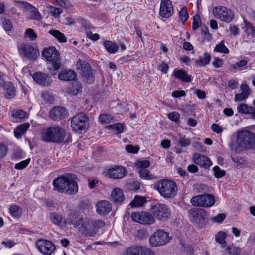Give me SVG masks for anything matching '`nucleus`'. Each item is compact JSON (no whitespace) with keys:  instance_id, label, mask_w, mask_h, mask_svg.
Returning a JSON list of instances; mask_svg holds the SVG:
<instances>
[{"instance_id":"1","label":"nucleus","mask_w":255,"mask_h":255,"mask_svg":"<svg viewBox=\"0 0 255 255\" xmlns=\"http://www.w3.org/2000/svg\"><path fill=\"white\" fill-rule=\"evenodd\" d=\"M76 175L67 173L56 178L52 182L53 190L59 193L75 195L78 191Z\"/></svg>"},{"instance_id":"2","label":"nucleus","mask_w":255,"mask_h":255,"mask_svg":"<svg viewBox=\"0 0 255 255\" xmlns=\"http://www.w3.org/2000/svg\"><path fill=\"white\" fill-rule=\"evenodd\" d=\"M41 138L47 142L68 144L72 140L70 132L59 126L50 127L44 129L42 133Z\"/></svg>"},{"instance_id":"3","label":"nucleus","mask_w":255,"mask_h":255,"mask_svg":"<svg viewBox=\"0 0 255 255\" xmlns=\"http://www.w3.org/2000/svg\"><path fill=\"white\" fill-rule=\"evenodd\" d=\"M42 56L47 61V68L49 73L56 75L61 67L60 53L54 46L45 48L42 52Z\"/></svg>"},{"instance_id":"4","label":"nucleus","mask_w":255,"mask_h":255,"mask_svg":"<svg viewBox=\"0 0 255 255\" xmlns=\"http://www.w3.org/2000/svg\"><path fill=\"white\" fill-rule=\"evenodd\" d=\"M154 189L164 198H173L177 192L176 182L169 179H162L157 182L154 185Z\"/></svg>"},{"instance_id":"5","label":"nucleus","mask_w":255,"mask_h":255,"mask_svg":"<svg viewBox=\"0 0 255 255\" xmlns=\"http://www.w3.org/2000/svg\"><path fill=\"white\" fill-rule=\"evenodd\" d=\"M237 150L255 148V134L248 130L239 131L236 139Z\"/></svg>"},{"instance_id":"6","label":"nucleus","mask_w":255,"mask_h":255,"mask_svg":"<svg viewBox=\"0 0 255 255\" xmlns=\"http://www.w3.org/2000/svg\"><path fill=\"white\" fill-rule=\"evenodd\" d=\"M105 226L104 221L101 220H94L91 218L84 219L79 230L85 236L93 237L96 235L100 228Z\"/></svg>"},{"instance_id":"7","label":"nucleus","mask_w":255,"mask_h":255,"mask_svg":"<svg viewBox=\"0 0 255 255\" xmlns=\"http://www.w3.org/2000/svg\"><path fill=\"white\" fill-rule=\"evenodd\" d=\"M19 54L30 61H34L39 56V51L36 44L31 42H21L17 47Z\"/></svg>"},{"instance_id":"8","label":"nucleus","mask_w":255,"mask_h":255,"mask_svg":"<svg viewBox=\"0 0 255 255\" xmlns=\"http://www.w3.org/2000/svg\"><path fill=\"white\" fill-rule=\"evenodd\" d=\"M189 217L199 228H204L208 223L209 214L201 208H193L189 211Z\"/></svg>"},{"instance_id":"9","label":"nucleus","mask_w":255,"mask_h":255,"mask_svg":"<svg viewBox=\"0 0 255 255\" xmlns=\"http://www.w3.org/2000/svg\"><path fill=\"white\" fill-rule=\"evenodd\" d=\"M89 118L83 113H80L75 116L71 122L72 129L79 133L85 132L88 129Z\"/></svg>"},{"instance_id":"10","label":"nucleus","mask_w":255,"mask_h":255,"mask_svg":"<svg viewBox=\"0 0 255 255\" xmlns=\"http://www.w3.org/2000/svg\"><path fill=\"white\" fill-rule=\"evenodd\" d=\"M171 239L168 233L163 230H158L150 236L149 242L150 246L158 247L165 245Z\"/></svg>"},{"instance_id":"11","label":"nucleus","mask_w":255,"mask_h":255,"mask_svg":"<svg viewBox=\"0 0 255 255\" xmlns=\"http://www.w3.org/2000/svg\"><path fill=\"white\" fill-rule=\"evenodd\" d=\"M151 212L153 217L161 221L168 220L171 216V211L168 207L164 204L157 203L152 206Z\"/></svg>"},{"instance_id":"12","label":"nucleus","mask_w":255,"mask_h":255,"mask_svg":"<svg viewBox=\"0 0 255 255\" xmlns=\"http://www.w3.org/2000/svg\"><path fill=\"white\" fill-rule=\"evenodd\" d=\"M193 206L209 208L215 203L214 196L210 194H205L193 197L190 201Z\"/></svg>"},{"instance_id":"13","label":"nucleus","mask_w":255,"mask_h":255,"mask_svg":"<svg viewBox=\"0 0 255 255\" xmlns=\"http://www.w3.org/2000/svg\"><path fill=\"white\" fill-rule=\"evenodd\" d=\"M213 12L216 17L226 23L230 22L234 17V12L225 6L216 7Z\"/></svg>"},{"instance_id":"14","label":"nucleus","mask_w":255,"mask_h":255,"mask_svg":"<svg viewBox=\"0 0 255 255\" xmlns=\"http://www.w3.org/2000/svg\"><path fill=\"white\" fill-rule=\"evenodd\" d=\"M131 217L134 222L142 224L151 225L155 222L152 215L145 212L132 213Z\"/></svg>"},{"instance_id":"15","label":"nucleus","mask_w":255,"mask_h":255,"mask_svg":"<svg viewBox=\"0 0 255 255\" xmlns=\"http://www.w3.org/2000/svg\"><path fill=\"white\" fill-rule=\"evenodd\" d=\"M124 255H156L151 249L141 246L135 245L128 247Z\"/></svg>"},{"instance_id":"16","label":"nucleus","mask_w":255,"mask_h":255,"mask_svg":"<svg viewBox=\"0 0 255 255\" xmlns=\"http://www.w3.org/2000/svg\"><path fill=\"white\" fill-rule=\"evenodd\" d=\"M36 246L38 251L45 255H50L56 249L55 245L51 242L43 239L37 240Z\"/></svg>"},{"instance_id":"17","label":"nucleus","mask_w":255,"mask_h":255,"mask_svg":"<svg viewBox=\"0 0 255 255\" xmlns=\"http://www.w3.org/2000/svg\"><path fill=\"white\" fill-rule=\"evenodd\" d=\"M192 161L204 169H208L212 164L210 158L199 153H195L192 155Z\"/></svg>"},{"instance_id":"18","label":"nucleus","mask_w":255,"mask_h":255,"mask_svg":"<svg viewBox=\"0 0 255 255\" xmlns=\"http://www.w3.org/2000/svg\"><path fill=\"white\" fill-rule=\"evenodd\" d=\"M127 174L126 169L119 165H114L109 168L107 172L106 175L110 178L120 179L125 177Z\"/></svg>"},{"instance_id":"19","label":"nucleus","mask_w":255,"mask_h":255,"mask_svg":"<svg viewBox=\"0 0 255 255\" xmlns=\"http://www.w3.org/2000/svg\"><path fill=\"white\" fill-rule=\"evenodd\" d=\"M173 7L170 0H161L159 14L162 17L168 18L173 14Z\"/></svg>"},{"instance_id":"20","label":"nucleus","mask_w":255,"mask_h":255,"mask_svg":"<svg viewBox=\"0 0 255 255\" xmlns=\"http://www.w3.org/2000/svg\"><path fill=\"white\" fill-rule=\"evenodd\" d=\"M68 116V112L65 108L55 107L49 112V118L54 121H60L65 119Z\"/></svg>"},{"instance_id":"21","label":"nucleus","mask_w":255,"mask_h":255,"mask_svg":"<svg viewBox=\"0 0 255 255\" xmlns=\"http://www.w3.org/2000/svg\"><path fill=\"white\" fill-rule=\"evenodd\" d=\"M84 219L76 211L71 212L67 216L65 224L73 225L74 228H79Z\"/></svg>"},{"instance_id":"22","label":"nucleus","mask_w":255,"mask_h":255,"mask_svg":"<svg viewBox=\"0 0 255 255\" xmlns=\"http://www.w3.org/2000/svg\"><path fill=\"white\" fill-rule=\"evenodd\" d=\"M0 87H1L5 91L4 97L6 99H11L15 96L16 88L11 82L3 81L0 83Z\"/></svg>"},{"instance_id":"23","label":"nucleus","mask_w":255,"mask_h":255,"mask_svg":"<svg viewBox=\"0 0 255 255\" xmlns=\"http://www.w3.org/2000/svg\"><path fill=\"white\" fill-rule=\"evenodd\" d=\"M23 8L27 11L30 12V19L40 21L42 16L38 9L27 2H22Z\"/></svg>"},{"instance_id":"24","label":"nucleus","mask_w":255,"mask_h":255,"mask_svg":"<svg viewBox=\"0 0 255 255\" xmlns=\"http://www.w3.org/2000/svg\"><path fill=\"white\" fill-rule=\"evenodd\" d=\"M111 210V204L106 200L101 201L99 202L96 205L97 212L100 215H107Z\"/></svg>"},{"instance_id":"25","label":"nucleus","mask_w":255,"mask_h":255,"mask_svg":"<svg viewBox=\"0 0 255 255\" xmlns=\"http://www.w3.org/2000/svg\"><path fill=\"white\" fill-rule=\"evenodd\" d=\"M32 78L34 81L39 85L48 86L50 84L49 78L48 75L41 72H37L34 73Z\"/></svg>"},{"instance_id":"26","label":"nucleus","mask_w":255,"mask_h":255,"mask_svg":"<svg viewBox=\"0 0 255 255\" xmlns=\"http://www.w3.org/2000/svg\"><path fill=\"white\" fill-rule=\"evenodd\" d=\"M111 197V200L117 205H121L125 199L123 190L118 188L114 189Z\"/></svg>"},{"instance_id":"27","label":"nucleus","mask_w":255,"mask_h":255,"mask_svg":"<svg viewBox=\"0 0 255 255\" xmlns=\"http://www.w3.org/2000/svg\"><path fill=\"white\" fill-rule=\"evenodd\" d=\"M174 77L183 82L189 83L192 81V77L187 72L182 69L174 70Z\"/></svg>"},{"instance_id":"28","label":"nucleus","mask_w":255,"mask_h":255,"mask_svg":"<svg viewBox=\"0 0 255 255\" xmlns=\"http://www.w3.org/2000/svg\"><path fill=\"white\" fill-rule=\"evenodd\" d=\"M211 60V56L208 53L205 52L202 56H200L199 59H193L196 65L199 67H205L209 64Z\"/></svg>"},{"instance_id":"29","label":"nucleus","mask_w":255,"mask_h":255,"mask_svg":"<svg viewBox=\"0 0 255 255\" xmlns=\"http://www.w3.org/2000/svg\"><path fill=\"white\" fill-rule=\"evenodd\" d=\"M9 213L14 219H19L23 213L22 208L16 204H12L9 206Z\"/></svg>"},{"instance_id":"30","label":"nucleus","mask_w":255,"mask_h":255,"mask_svg":"<svg viewBox=\"0 0 255 255\" xmlns=\"http://www.w3.org/2000/svg\"><path fill=\"white\" fill-rule=\"evenodd\" d=\"M77 68L79 70L81 75L85 74V73L92 70L90 65L86 61L83 60L79 59L77 61Z\"/></svg>"},{"instance_id":"31","label":"nucleus","mask_w":255,"mask_h":255,"mask_svg":"<svg viewBox=\"0 0 255 255\" xmlns=\"http://www.w3.org/2000/svg\"><path fill=\"white\" fill-rule=\"evenodd\" d=\"M59 79L63 81H72L76 78V74L72 70H66L59 73L58 75Z\"/></svg>"},{"instance_id":"32","label":"nucleus","mask_w":255,"mask_h":255,"mask_svg":"<svg viewBox=\"0 0 255 255\" xmlns=\"http://www.w3.org/2000/svg\"><path fill=\"white\" fill-rule=\"evenodd\" d=\"M30 127L28 123H24L19 125L14 130V134L17 138H20L23 134H24Z\"/></svg>"},{"instance_id":"33","label":"nucleus","mask_w":255,"mask_h":255,"mask_svg":"<svg viewBox=\"0 0 255 255\" xmlns=\"http://www.w3.org/2000/svg\"><path fill=\"white\" fill-rule=\"evenodd\" d=\"M103 45L107 49L108 52L111 54L116 53L118 50L119 47L116 43L110 40H106L103 43Z\"/></svg>"},{"instance_id":"34","label":"nucleus","mask_w":255,"mask_h":255,"mask_svg":"<svg viewBox=\"0 0 255 255\" xmlns=\"http://www.w3.org/2000/svg\"><path fill=\"white\" fill-rule=\"evenodd\" d=\"M83 81L88 84H92L94 83L95 77L93 70L88 71L84 74L81 75Z\"/></svg>"},{"instance_id":"35","label":"nucleus","mask_w":255,"mask_h":255,"mask_svg":"<svg viewBox=\"0 0 255 255\" xmlns=\"http://www.w3.org/2000/svg\"><path fill=\"white\" fill-rule=\"evenodd\" d=\"M82 86L81 84L78 81H74L69 87V92L73 95H77L82 91Z\"/></svg>"},{"instance_id":"36","label":"nucleus","mask_w":255,"mask_h":255,"mask_svg":"<svg viewBox=\"0 0 255 255\" xmlns=\"http://www.w3.org/2000/svg\"><path fill=\"white\" fill-rule=\"evenodd\" d=\"M227 236L226 233L223 231H220L215 235V240L218 243L221 245L222 247H226L227 245L225 241Z\"/></svg>"},{"instance_id":"37","label":"nucleus","mask_w":255,"mask_h":255,"mask_svg":"<svg viewBox=\"0 0 255 255\" xmlns=\"http://www.w3.org/2000/svg\"><path fill=\"white\" fill-rule=\"evenodd\" d=\"M49 33L57 38L60 42H66L67 41V38L64 34L58 30H50L49 31Z\"/></svg>"},{"instance_id":"38","label":"nucleus","mask_w":255,"mask_h":255,"mask_svg":"<svg viewBox=\"0 0 255 255\" xmlns=\"http://www.w3.org/2000/svg\"><path fill=\"white\" fill-rule=\"evenodd\" d=\"M237 110L240 113L250 114L254 112L255 108L253 107L249 106L246 104H242L238 107Z\"/></svg>"},{"instance_id":"39","label":"nucleus","mask_w":255,"mask_h":255,"mask_svg":"<svg viewBox=\"0 0 255 255\" xmlns=\"http://www.w3.org/2000/svg\"><path fill=\"white\" fill-rule=\"evenodd\" d=\"M245 32L247 35H251L252 37H255V27L250 22L245 21Z\"/></svg>"},{"instance_id":"40","label":"nucleus","mask_w":255,"mask_h":255,"mask_svg":"<svg viewBox=\"0 0 255 255\" xmlns=\"http://www.w3.org/2000/svg\"><path fill=\"white\" fill-rule=\"evenodd\" d=\"M145 202L146 200L143 197L135 196L134 200L130 203L129 206H130L131 208L141 207L145 203Z\"/></svg>"},{"instance_id":"41","label":"nucleus","mask_w":255,"mask_h":255,"mask_svg":"<svg viewBox=\"0 0 255 255\" xmlns=\"http://www.w3.org/2000/svg\"><path fill=\"white\" fill-rule=\"evenodd\" d=\"M214 51L224 54H228L230 52L229 49L225 45L224 40H222L219 44L216 45Z\"/></svg>"},{"instance_id":"42","label":"nucleus","mask_w":255,"mask_h":255,"mask_svg":"<svg viewBox=\"0 0 255 255\" xmlns=\"http://www.w3.org/2000/svg\"><path fill=\"white\" fill-rule=\"evenodd\" d=\"M248 64V61L246 60H241L240 61L231 64L230 68L232 70H242L243 69V67L246 66Z\"/></svg>"},{"instance_id":"43","label":"nucleus","mask_w":255,"mask_h":255,"mask_svg":"<svg viewBox=\"0 0 255 255\" xmlns=\"http://www.w3.org/2000/svg\"><path fill=\"white\" fill-rule=\"evenodd\" d=\"M51 221L55 225L61 224L63 221V217L61 215L57 213H52L50 215Z\"/></svg>"},{"instance_id":"44","label":"nucleus","mask_w":255,"mask_h":255,"mask_svg":"<svg viewBox=\"0 0 255 255\" xmlns=\"http://www.w3.org/2000/svg\"><path fill=\"white\" fill-rule=\"evenodd\" d=\"M139 176L143 179L152 180L154 179V176L150 172L146 169H141L139 170Z\"/></svg>"},{"instance_id":"45","label":"nucleus","mask_w":255,"mask_h":255,"mask_svg":"<svg viewBox=\"0 0 255 255\" xmlns=\"http://www.w3.org/2000/svg\"><path fill=\"white\" fill-rule=\"evenodd\" d=\"M24 37L33 41L37 38V35L35 33L33 29L28 28L25 30Z\"/></svg>"},{"instance_id":"46","label":"nucleus","mask_w":255,"mask_h":255,"mask_svg":"<svg viewBox=\"0 0 255 255\" xmlns=\"http://www.w3.org/2000/svg\"><path fill=\"white\" fill-rule=\"evenodd\" d=\"M226 252L228 255H240L241 249L233 245H230L226 248Z\"/></svg>"},{"instance_id":"47","label":"nucleus","mask_w":255,"mask_h":255,"mask_svg":"<svg viewBox=\"0 0 255 255\" xmlns=\"http://www.w3.org/2000/svg\"><path fill=\"white\" fill-rule=\"evenodd\" d=\"M127 189L133 191H137L140 188V183L136 180L130 181L126 185Z\"/></svg>"},{"instance_id":"48","label":"nucleus","mask_w":255,"mask_h":255,"mask_svg":"<svg viewBox=\"0 0 255 255\" xmlns=\"http://www.w3.org/2000/svg\"><path fill=\"white\" fill-rule=\"evenodd\" d=\"M179 15L182 23L184 24L189 18V14L186 7L183 6L181 8L179 12Z\"/></svg>"},{"instance_id":"49","label":"nucleus","mask_w":255,"mask_h":255,"mask_svg":"<svg viewBox=\"0 0 255 255\" xmlns=\"http://www.w3.org/2000/svg\"><path fill=\"white\" fill-rule=\"evenodd\" d=\"M1 24L6 31H11L12 25L10 20L5 17L1 19Z\"/></svg>"},{"instance_id":"50","label":"nucleus","mask_w":255,"mask_h":255,"mask_svg":"<svg viewBox=\"0 0 255 255\" xmlns=\"http://www.w3.org/2000/svg\"><path fill=\"white\" fill-rule=\"evenodd\" d=\"M201 32L202 35L203 41H210L212 40V35L209 33L208 28L207 27H202L201 28Z\"/></svg>"},{"instance_id":"51","label":"nucleus","mask_w":255,"mask_h":255,"mask_svg":"<svg viewBox=\"0 0 255 255\" xmlns=\"http://www.w3.org/2000/svg\"><path fill=\"white\" fill-rule=\"evenodd\" d=\"M113 119V117L108 114H102L99 116V121L103 124L110 123Z\"/></svg>"},{"instance_id":"52","label":"nucleus","mask_w":255,"mask_h":255,"mask_svg":"<svg viewBox=\"0 0 255 255\" xmlns=\"http://www.w3.org/2000/svg\"><path fill=\"white\" fill-rule=\"evenodd\" d=\"M191 144V140L189 138H186L185 136L180 137L178 139V145L181 147H186Z\"/></svg>"},{"instance_id":"53","label":"nucleus","mask_w":255,"mask_h":255,"mask_svg":"<svg viewBox=\"0 0 255 255\" xmlns=\"http://www.w3.org/2000/svg\"><path fill=\"white\" fill-rule=\"evenodd\" d=\"M214 175L217 178H220L224 176L226 174V171L222 170L218 166H215L213 168Z\"/></svg>"},{"instance_id":"54","label":"nucleus","mask_w":255,"mask_h":255,"mask_svg":"<svg viewBox=\"0 0 255 255\" xmlns=\"http://www.w3.org/2000/svg\"><path fill=\"white\" fill-rule=\"evenodd\" d=\"M150 162L148 160H138L135 162V166L138 168L146 169L150 165Z\"/></svg>"},{"instance_id":"55","label":"nucleus","mask_w":255,"mask_h":255,"mask_svg":"<svg viewBox=\"0 0 255 255\" xmlns=\"http://www.w3.org/2000/svg\"><path fill=\"white\" fill-rule=\"evenodd\" d=\"M30 161V159L28 158L26 160H23L18 163H16L14 165V168L16 169L22 170L26 168L29 164Z\"/></svg>"},{"instance_id":"56","label":"nucleus","mask_w":255,"mask_h":255,"mask_svg":"<svg viewBox=\"0 0 255 255\" xmlns=\"http://www.w3.org/2000/svg\"><path fill=\"white\" fill-rule=\"evenodd\" d=\"M24 152L21 149H17L11 155V159L16 160L23 158L24 157Z\"/></svg>"},{"instance_id":"57","label":"nucleus","mask_w":255,"mask_h":255,"mask_svg":"<svg viewBox=\"0 0 255 255\" xmlns=\"http://www.w3.org/2000/svg\"><path fill=\"white\" fill-rule=\"evenodd\" d=\"M12 116L16 118H18L19 119H23L28 117V114L26 112L19 110L16 111L14 113L12 114Z\"/></svg>"},{"instance_id":"58","label":"nucleus","mask_w":255,"mask_h":255,"mask_svg":"<svg viewBox=\"0 0 255 255\" xmlns=\"http://www.w3.org/2000/svg\"><path fill=\"white\" fill-rule=\"evenodd\" d=\"M226 215L224 213H220L218 214L217 216L212 218V221L214 223L221 224L225 220Z\"/></svg>"},{"instance_id":"59","label":"nucleus","mask_w":255,"mask_h":255,"mask_svg":"<svg viewBox=\"0 0 255 255\" xmlns=\"http://www.w3.org/2000/svg\"><path fill=\"white\" fill-rule=\"evenodd\" d=\"M201 21L199 15H196L193 17V21L192 28L193 30H196L201 25Z\"/></svg>"},{"instance_id":"60","label":"nucleus","mask_w":255,"mask_h":255,"mask_svg":"<svg viewBox=\"0 0 255 255\" xmlns=\"http://www.w3.org/2000/svg\"><path fill=\"white\" fill-rule=\"evenodd\" d=\"M168 118L173 122H177L180 118V115L176 112H173L168 114Z\"/></svg>"},{"instance_id":"61","label":"nucleus","mask_w":255,"mask_h":255,"mask_svg":"<svg viewBox=\"0 0 255 255\" xmlns=\"http://www.w3.org/2000/svg\"><path fill=\"white\" fill-rule=\"evenodd\" d=\"M111 127L116 129L117 134H119L123 132L124 125L122 123H116L111 126Z\"/></svg>"},{"instance_id":"62","label":"nucleus","mask_w":255,"mask_h":255,"mask_svg":"<svg viewBox=\"0 0 255 255\" xmlns=\"http://www.w3.org/2000/svg\"><path fill=\"white\" fill-rule=\"evenodd\" d=\"M126 150L128 153H137L139 150V147L137 146H134L131 144H128L126 147Z\"/></svg>"},{"instance_id":"63","label":"nucleus","mask_w":255,"mask_h":255,"mask_svg":"<svg viewBox=\"0 0 255 255\" xmlns=\"http://www.w3.org/2000/svg\"><path fill=\"white\" fill-rule=\"evenodd\" d=\"M79 22L84 30H89L91 28L90 23L84 19L82 18H80Z\"/></svg>"},{"instance_id":"64","label":"nucleus","mask_w":255,"mask_h":255,"mask_svg":"<svg viewBox=\"0 0 255 255\" xmlns=\"http://www.w3.org/2000/svg\"><path fill=\"white\" fill-rule=\"evenodd\" d=\"M224 61L222 59L216 57L213 62V65L215 68H218L222 67Z\"/></svg>"}]
</instances>
